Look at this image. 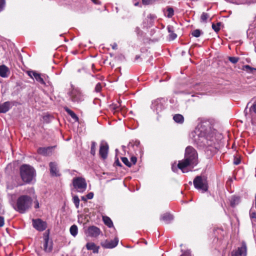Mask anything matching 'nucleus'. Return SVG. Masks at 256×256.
<instances>
[{"mask_svg":"<svg viewBox=\"0 0 256 256\" xmlns=\"http://www.w3.org/2000/svg\"><path fill=\"white\" fill-rule=\"evenodd\" d=\"M138 4H139V3H138V2H136V4H134V6H138Z\"/></svg>","mask_w":256,"mask_h":256,"instance_id":"obj_56","label":"nucleus"},{"mask_svg":"<svg viewBox=\"0 0 256 256\" xmlns=\"http://www.w3.org/2000/svg\"><path fill=\"white\" fill-rule=\"evenodd\" d=\"M191 135L198 144L202 146L216 148V138L212 133H207L200 128H196Z\"/></svg>","mask_w":256,"mask_h":256,"instance_id":"obj_1","label":"nucleus"},{"mask_svg":"<svg viewBox=\"0 0 256 256\" xmlns=\"http://www.w3.org/2000/svg\"><path fill=\"white\" fill-rule=\"evenodd\" d=\"M34 78L36 80L40 82L41 84L46 85V83L44 81V78L42 77V75L38 72L32 73Z\"/></svg>","mask_w":256,"mask_h":256,"instance_id":"obj_23","label":"nucleus"},{"mask_svg":"<svg viewBox=\"0 0 256 256\" xmlns=\"http://www.w3.org/2000/svg\"><path fill=\"white\" fill-rule=\"evenodd\" d=\"M56 146L40 147L37 150V153L44 156H50L52 155Z\"/></svg>","mask_w":256,"mask_h":256,"instance_id":"obj_9","label":"nucleus"},{"mask_svg":"<svg viewBox=\"0 0 256 256\" xmlns=\"http://www.w3.org/2000/svg\"><path fill=\"white\" fill-rule=\"evenodd\" d=\"M92 2L96 4H98V0H92Z\"/></svg>","mask_w":256,"mask_h":256,"instance_id":"obj_52","label":"nucleus"},{"mask_svg":"<svg viewBox=\"0 0 256 256\" xmlns=\"http://www.w3.org/2000/svg\"><path fill=\"white\" fill-rule=\"evenodd\" d=\"M209 15L206 12H202L200 16V20L202 22H206L208 18H209Z\"/></svg>","mask_w":256,"mask_h":256,"instance_id":"obj_31","label":"nucleus"},{"mask_svg":"<svg viewBox=\"0 0 256 256\" xmlns=\"http://www.w3.org/2000/svg\"><path fill=\"white\" fill-rule=\"evenodd\" d=\"M200 34L201 31L198 29L195 30L192 32V35L196 38L199 37L200 36Z\"/></svg>","mask_w":256,"mask_h":256,"instance_id":"obj_36","label":"nucleus"},{"mask_svg":"<svg viewBox=\"0 0 256 256\" xmlns=\"http://www.w3.org/2000/svg\"><path fill=\"white\" fill-rule=\"evenodd\" d=\"M72 184L74 188L79 192H84L87 187L86 180L82 177H76L73 179Z\"/></svg>","mask_w":256,"mask_h":256,"instance_id":"obj_6","label":"nucleus"},{"mask_svg":"<svg viewBox=\"0 0 256 256\" xmlns=\"http://www.w3.org/2000/svg\"><path fill=\"white\" fill-rule=\"evenodd\" d=\"M148 18H150L151 20H154L156 16L152 14H150L148 16Z\"/></svg>","mask_w":256,"mask_h":256,"instance_id":"obj_51","label":"nucleus"},{"mask_svg":"<svg viewBox=\"0 0 256 256\" xmlns=\"http://www.w3.org/2000/svg\"><path fill=\"white\" fill-rule=\"evenodd\" d=\"M65 111L74 120L77 122L78 120V118L76 114L71 110L68 108V107L64 108Z\"/></svg>","mask_w":256,"mask_h":256,"instance_id":"obj_26","label":"nucleus"},{"mask_svg":"<svg viewBox=\"0 0 256 256\" xmlns=\"http://www.w3.org/2000/svg\"><path fill=\"white\" fill-rule=\"evenodd\" d=\"M116 160L114 162V166L122 167V165L121 163L120 162L118 158L116 156Z\"/></svg>","mask_w":256,"mask_h":256,"instance_id":"obj_42","label":"nucleus"},{"mask_svg":"<svg viewBox=\"0 0 256 256\" xmlns=\"http://www.w3.org/2000/svg\"><path fill=\"white\" fill-rule=\"evenodd\" d=\"M102 220L104 224L108 228H112L114 226L113 222L108 216H102Z\"/></svg>","mask_w":256,"mask_h":256,"instance_id":"obj_25","label":"nucleus"},{"mask_svg":"<svg viewBox=\"0 0 256 256\" xmlns=\"http://www.w3.org/2000/svg\"><path fill=\"white\" fill-rule=\"evenodd\" d=\"M86 248L88 250H92L94 253H98L100 248V246H97L94 242H88L86 244Z\"/></svg>","mask_w":256,"mask_h":256,"instance_id":"obj_18","label":"nucleus"},{"mask_svg":"<svg viewBox=\"0 0 256 256\" xmlns=\"http://www.w3.org/2000/svg\"><path fill=\"white\" fill-rule=\"evenodd\" d=\"M44 250L46 252H50L52 250V242H49L48 237H46L44 238Z\"/></svg>","mask_w":256,"mask_h":256,"instance_id":"obj_15","label":"nucleus"},{"mask_svg":"<svg viewBox=\"0 0 256 256\" xmlns=\"http://www.w3.org/2000/svg\"><path fill=\"white\" fill-rule=\"evenodd\" d=\"M20 174L24 183L30 184L36 176V170L32 166L23 164L20 168Z\"/></svg>","mask_w":256,"mask_h":256,"instance_id":"obj_3","label":"nucleus"},{"mask_svg":"<svg viewBox=\"0 0 256 256\" xmlns=\"http://www.w3.org/2000/svg\"><path fill=\"white\" fill-rule=\"evenodd\" d=\"M240 158L234 157V164L235 165H238L240 163Z\"/></svg>","mask_w":256,"mask_h":256,"instance_id":"obj_41","label":"nucleus"},{"mask_svg":"<svg viewBox=\"0 0 256 256\" xmlns=\"http://www.w3.org/2000/svg\"><path fill=\"white\" fill-rule=\"evenodd\" d=\"M96 144L95 142H92L90 148V154L92 156H94L96 154Z\"/></svg>","mask_w":256,"mask_h":256,"instance_id":"obj_30","label":"nucleus"},{"mask_svg":"<svg viewBox=\"0 0 256 256\" xmlns=\"http://www.w3.org/2000/svg\"><path fill=\"white\" fill-rule=\"evenodd\" d=\"M250 217L252 222H256V212L251 210L250 212Z\"/></svg>","mask_w":256,"mask_h":256,"instance_id":"obj_33","label":"nucleus"},{"mask_svg":"<svg viewBox=\"0 0 256 256\" xmlns=\"http://www.w3.org/2000/svg\"><path fill=\"white\" fill-rule=\"evenodd\" d=\"M32 202L30 196L28 195L20 196L18 198L14 208L20 214H24L30 208Z\"/></svg>","mask_w":256,"mask_h":256,"instance_id":"obj_2","label":"nucleus"},{"mask_svg":"<svg viewBox=\"0 0 256 256\" xmlns=\"http://www.w3.org/2000/svg\"><path fill=\"white\" fill-rule=\"evenodd\" d=\"M73 202L75 204V206L76 208H78L79 207L80 204V199L77 196H75L73 197L72 198Z\"/></svg>","mask_w":256,"mask_h":256,"instance_id":"obj_34","label":"nucleus"},{"mask_svg":"<svg viewBox=\"0 0 256 256\" xmlns=\"http://www.w3.org/2000/svg\"><path fill=\"white\" fill-rule=\"evenodd\" d=\"M109 146L107 142H102L100 144L99 154L103 160H106L108 155Z\"/></svg>","mask_w":256,"mask_h":256,"instance_id":"obj_11","label":"nucleus"},{"mask_svg":"<svg viewBox=\"0 0 256 256\" xmlns=\"http://www.w3.org/2000/svg\"><path fill=\"white\" fill-rule=\"evenodd\" d=\"M220 22H218L216 24H212V29L216 32H218L220 30Z\"/></svg>","mask_w":256,"mask_h":256,"instance_id":"obj_35","label":"nucleus"},{"mask_svg":"<svg viewBox=\"0 0 256 256\" xmlns=\"http://www.w3.org/2000/svg\"><path fill=\"white\" fill-rule=\"evenodd\" d=\"M243 70L248 72L254 74V71L256 70V68H252L249 65H245L244 66Z\"/></svg>","mask_w":256,"mask_h":256,"instance_id":"obj_28","label":"nucleus"},{"mask_svg":"<svg viewBox=\"0 0 256 256\" xmlns=\"http://www.w3.org/2000/svg\"><path fill=\"white\" fill-rule=\"evenodd\" d=\"M118 238H115L113 240H106L104 242H102L101 245L103 248H112L118 245Z\"/></svg>","mask_w":256,"mask_h":256,"instance_id":"obj_12","label":"nucleus"},{"mask_svg":"<svg viewBox=\"0 0 256 256\" xmlns=\"http://www.w3.org/2000/svg\"><path fill=\"white\" fill-rule=\"evenodd\" d=\"M194 186L198 190H201L204 192L208 190V184L206 180L201 176H196L193 181Z\"/></svg>","mask_w":256,"mask_h":256,"instance_id":"obj_4","label":"nucleus"},{"mask_svg":"<svg viewBox=\"0 0 256 256\" xmlns=\"http://www.w3.org/2000/svg\"><path fill=\"white\" fill-rule=\"evenodd\" d=\"M180 256H191V254L190 250L186 251L182 254Z\"/></svg>","mask_w":256,"mask_h":256,"instance_id":"obj_47","label":"nucleus"},{"mask_svg":"<svg viewBox=\"0 0 256 256\" xmlns=\"http://www.w3.org/2000/svg\"><path fill=\"white\" fill-rule=\"evenodd\" d=\"M192 164L190 162H188L187 160L184 158V160H180L178 162V168L180 170H182L183 172H184V169Z\"/></svg>","mask_w":256,"mask_h":256,"instance_id":"obj_16","label":"nucleus"},{"mask_svg":"<svg viewBox=\"0 0 256 256\" xmlns=\"http://www.w3.org/2000/svg\"><path fill=\"white\" fill-rule=\"evenodd\" d=\"M121 160L122 162L127 166L130 168L132 166V163L129 162L128 160L126 157H122Z\"/></svg>","mask_w":256,"mask_h":256,"instance_id":"obj_32","label":"nucleus"},{"mask_svg":"<svg viewBox=\"0 0 256 256\" xmlns=\"http://www.w3.org/2000/svg\"><path fill=\"white\" fill-rule=\"evenodd\" d=\"M22 185H23V184H22V183L18 184V186H22Z\"/></svg>","mask_w":256,"mask_h":256,"instance_id":"obj_55","label":"nucleus"},{"mask_svg":"<svg viewBox=\"0 0 256 256\" xmlns=\"http://www.w3.org/2000/svg\"><path fill=\"white\" fill-rule=\"evenodd\" d=\"M240 198L239 196H232L230 199V205L232 207H235L240 202Z\"/></svg>","mask_w":256,"mask_h":256,"instance_id":"obj_21","label":"nucleus"},{"mask_svg":"<svg viewBox=\"0 0 256 256\" xmlns=\"http://www.w3.org/2000/svg\"><path fill=\"white\" fill-rule=\"evenodd\" d=\"M5 4V0H0V12L3 9Z\"/></svg>","mask_w":256,"mask_h":256,"instance_id":"obj_45","label":"nucleus"},{"mask_svg":"<svg viewBox=\"0 0 256 256\" xmlns=\"http://www.w3.org/2000/svg\"><path fill=\"white\" fill-rule=\"evenodd\" d=\"M86 196L87 199L90 200L93 198L94 194L92 192H89L88 194H87Z\"/></svg>","mask_w":256,"mask_h":256,"instance_id":"obj_46","label":"nucleus"},{"mask_svg":"<svg viewBox=\"0 0 256 256\" xmlns=\"http://www.w3.org/2000/svg\"><path fill=\"white\" fill-rule=\"evenodd\" d=\"M172 169L173 171H174V166H172Z\"/></svg>","mask_w":256,"mask_h":256,"instance_id":"obj_57","label":"nucleus"},{"mask_svg":"<svg viewBox=\"0 0 256 256\" xmlns=\"http://www.w3.org/2000/svg\"><path fill=\"white\" fill-rule=\"evenodd\" d=\"M82 200H85V201L86 200V199L84 198V196H82Z\"/></svg>","mask_w":256,"mask_h":256,"instance_id":"obj_54","label":"nucleus"},{"mask_svg":"<svg viewBox=\"0 0 256 256\" xmlns=\"http://www.w3.org/2000/svg\"><path fill=\"white\" fill-rule=\"evenodd\" d=\"M70 234L73 236L75 237L77 235L78 232V228L76 224L72 225L70 228Z\"/></svg>","mask_w":256,"mask_h":256,"instance_id":"obj_27","label":"nucleus"},{"mask_svg":"<svg viewBox=\"0 0 256 256\" xmlns=\"http://www.w3.org/2000/svg\"><path fill=\"white\" fill-rule=\"evenodd\" d=\"M174 121L178 124H182L184 122V117L180 114H176L173 116Z\"/></svg>","mask_w":256,"mask_h":256,"instance_id":"obj_24","label":"nucleus"},{"mask_svg":"<svg viewBox=\"0 0 256 256\" xmlns=\"http://www.w3.org/2000/svg\"><path fill=\"white\" fill-rule=\"evenodd\" d=\"M167 14L166 16L171 18L174 15V10L172 7H168L166 8Z\"/></svg>","mask_w":256,"mask_h":256,"instance_id":"obj_29","label":"nucleus"},{"mask_svg":"<svg viewBox=\"0 0 256 256\" xmlns=\"http://www.w3.org/2000/svg\"><path fill=\"white\" fill-rule=\"evenodd\" d=\"M50 168V173L52 176H60V174L58 173V170L57 168V164L54 162H50L49 164Z\"/></svg>","mask_w":256,"mask_h":256,"instance_id":"obj_13","label":"nucleus"},{"mask_svg":"<svg viewBox=\"0 0 256 256\" xmlns=\"http://www.w3.org/2000/svg\"><path fill=\"white\" fill-rule=\"evenodd\" d=\"M36 72L35 71H28V75L32 78H34L32 73Z\"/></svg>","mask_w":256,"mask_h":256,"instance_id":"obj_48","label":"nucleus"},{"mask_svg":"<svg viewBox=\"0 0 256 256\" xmlns=\"http://www.w3.org/2000/svg\"><path fill=\"white\" fill-rule=\"evenodd\" d=\"M253 110L254 112L256 114V101L254 103V104L251 106L250 108V110Z\"/></svg>","mask_w":256,"mask_h":256,"instance_id":"obj_44","label":"nucleus"},{"mask_svg":"<svg viewBox=\"0 0 256 256\" xmlns=\"http://www.w3.org/2000/svg\"><path fill=\"white\" fill-rule=\"evenodd\" d=\"M228 60L232 64H236L238 62L239 58L237 57L230 56L228 57Z\"/></svg>","mask_w":256,"mask_h":256,"instance_id":"obj_37","label":"nucleus"},{"mask_svg":"<svg viewBox=\"0 0 256 256\" xmlns=\"http://www.w3.org/2000/svg\"><path fill=\"white\" fill-rule=\"evenodd\" d=\"M168 32L170 33L168 35V39L170 40H173L177 37V34L174 32V28L172 26H168L167 27Z\"/></svg>","mask_w":256,"mask_h":256,"instance_id":"obj_17","label":"nucleus"},{"mask_svg":"<svg viewBox=\"0 0 256 256\" xmlns=\"http://www.w3.org/2000/svg\"><path fill=\"white\" fill-rule=\"evenodd\" d=\"M174 218L172 215L170 213H165L162 215L160 218L161 220L164 221L166 224L170 222Z\"/></svg>","mask_w":256,"mask_h":256,"instance_id":"obj_20","label":"nucleus"},{"mask_svg":"<svg viewBox=\"0 0 256 256\" xmlns=\"http://www.w3.org/2000/svg\"><path fill=\"white\" fill-rule=\"evenodd\" d=\"M198 155L196 150L192 146H188L186 148L184 154V158L187 160L192 164H196Z\"/></svg>","mask_w":256,"mask_h":256,"instance_id":"obj_5","label":"nucleus"},{"mask_svg":"<svg viewBox=\"0 0 256 256\" xmlns=\"http://www.w3.org/2000/svg\"><path fill=\"white\" fill-rule=\"evenodd\" d=\"M4 224V218L3 216H0V228L2 227Z\"/></svg>","mask_w":256,"mask_h":256,"instance_id":"obj_43","label":"nucleus"},{"mask_svg":"<svg viewBox=\"0 0 256 256\" xmlns=\"http://www.w3.org/2000/svg\"><path fill=\"white\" fill-rule=\"evenodd\" d=\"M32 222L33 227L38 231H43L46 228L47 224L46 222L42 221L40 218L33 219Z\"/></svg>","mask_w":256,"mask_h":256,"instance_id":"obj_10","label":"nucleus"},{"mask_svg":"<svg viewBox=\"0 0 256 256\" xmlns=\"http://www.w3.org/2000/svg\"><path fill=\"white\" fill-rule=\"evenodd\" d=\"M102 86L101 85V84L100 82H98L96 84V87H95V90L96 92H100L102 90Z\"/></svg>","mask_w":256,"mask_h":256,"instance_id":"obj_40","label":"nucleus"},{"mask_svg":"<svg viewBox=\"0 0 256 256\" xmlns=\"http://www.w3.org/2000/svg\"><path fill=\"white\" fill-rule=\"evenodd\" d=\"M118 47V45L116 43H114L112 46V48L113 50H116Z\"/></svg>","mask_w":256,"mask_h":256,"instance_id":"obj_50","label":"nucleus"},{"mask_svg":"<svg viewBox=\"0 0 256 256\" xmlns=\"http://www.w3.org/2000/svg\"><path fill=\"white\" fill-rule=\"evenodd\" d=\"M34 203H35L34 208H39L40 206H39L38 202V200H36L34 202Z\"/></svg>","mask_w":256,"mask_h":256,"instance_id":"obj_49","label":"nucleus"},{"mask_svg":"<svg viewBox=\"0 0 256 256\" xmlns=\"http://www.w3.org/2000/svg\"><path fill=\"white\" fill-rule=\"evenodd\" d=\"M156 0H142L143 4L149 5L152 4Z\"/></svg>","mask_w":256,"mask_h":256,"instance_id":"obj_38","label":"nucleus"},{"mask_svg":"<svg viewBox=\"0 0 256 256\" xmlns=\"http://www.w3.org/2000/svg\"><path fill=\"white\" fill-rule=\"evenodd\" d=\"M140 58V56H138V55H136L135 57V60H138V58Z\"/></svg>","mask_w":256,"mask_h":256,"instance_id":"obj_53","label":"nucleus"},{"mask_svg":"<svg viewBox=\"0 0 256 256\" xmlns=\"http://www.w3.org/2000/svg\"><path fill=\"white\" fill-rule=\"evenodd\" d=\"M247 247L245 242H242V245L237 250H234L231 252V256H246Z\"/></svg>","mask_w":256,"mask_h":256,"instance_id":"obj_8","label":"nucleus"},{"mask_svg":"<svg viewBox=\"0 0 256 256\" xmlns=\"http://www.w3.org/2000/svg\"><path fill=\"white\" fill-rule=\"evenodd\" d=\"M88 230L89 236L92 237L98 236L100 232V228L95 226H90Z\"/></svg>","mask_w":256,"mask_h":256,"instance_id":"obj_14","label":"nucleus"},{"mask_svg":"<svg viewBox=\"0 0 256 256\" xmlns=\"http://www.w3.org/2000/svg\"><path fill=\"white\" fill-rule=\"evenodd\" d=\"M71 100L73 102H80L83 100V96L81 92L78 89L72 88L68 93Z\"/></svg>","mask_w":256,"mask_h":256,"instance_id":"obj_7","label":"nucleus"},{"mask_svg":"<svg viewBox=\"0 0 256 256\" xmlns=\"http://www.w3.org/2000/svg\"><path fill=\"white\" fill-rule=\"evenodd\" d=\"M10 102H6L2 104H0V113H6L8 112L10 108Z\"/></svg>","mask_w":256,"mask_h":256,"instance_id":"obj_19","label":"nucleus"},{"mask_svg":"<svg viewBox=\"0 0 256 256\" xmlns=\"http://www.w3.org/2000/svg\"><path fill=\"white\" fill-rule=\"evenodd\" d=\"M9 72L8 68L5 65L0 66V76L2 78L8 76L7 73Z\"/></svg>","mask_w":256,"mask_h":256,"instance_id":"obj_22","label":"nucleus"},{"mask_svg":"<svg viewBox=\"0 0 256 256\" xmlns=\"http://www.w3.org/2000/svg\"><path fill=\"white\" fill-rule=\"evenodd\" d=\"M136 162H137V158H136V156H132L130 158V162L132 163V165L136 164Z\"/></svg>","mask_w":256,"mask_h":256,"instance_id":"obj_39","label":"nucleus"}]
</instances>
